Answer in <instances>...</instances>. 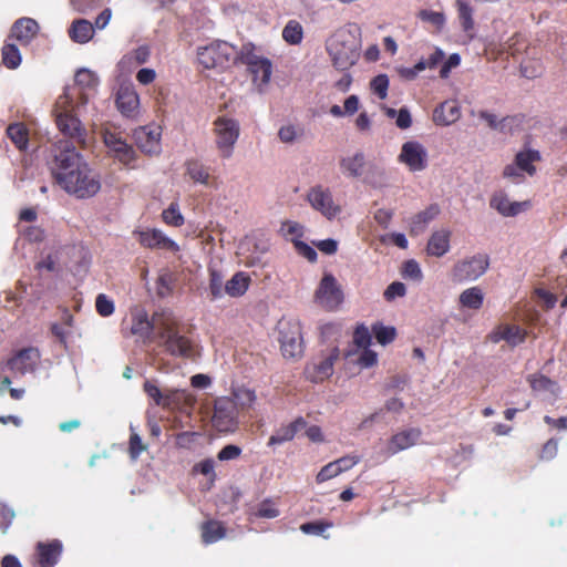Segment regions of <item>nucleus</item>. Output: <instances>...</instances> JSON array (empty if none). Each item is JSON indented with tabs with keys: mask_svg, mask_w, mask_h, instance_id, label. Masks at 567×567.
<instances>
[{
	"mask_svg": "<svg viewBox=\"0 0 567 567\" xmlns=\"http://www.w3.org/2000/svg\"><path fill=\"white\" fill-rule=\"evenodd\" d=\"M238 63L245 64L252 78V84L259 93H264L272 74L271 61L258 54L252 43H245L239 49Z\"/></svg>",
	"mask_w": 567,
	"mask_h": 567,
	"instance_id": "6",
	"label": "nucleus"
},
{
	"mask_svg": "<svg viewBox=\"0 0 567 567\" xmlns=\"http://www.w3.org/2000/svg\"><path fill=\"white\" fill-rule=\"evenodd\" d=\"M58 141L53 146L52 175L56 184L79 199L95 196L101 189L100 175L76 150L74 140Z\"/></svg>",
	"mask_w": 567,
	"mask_h": 567,
	"instance_id": "1",
	"label": "nucleus"
},
{
	"mask_svg": "<svg viewBox=\"0 0 567 567\" xmlns=\"http://www.w3.org/2000/svg\"><path fill=\"white\" fill-rule=\"evenodd\" d=\"M373 333L377 341L382 346L392 342L395 338V329L383 324H375L373 327Z\"/></svg>",
	"mask_w": 567,
	"mask_h": 567,
	"instance_id": "47",
	"label": "nucleus"
},
{
	"mask_svg": "<svg viewBox=\"0 0 567 567\" xmlns=\"http://www.w3.org/2000/svg\"><path fill=\"white\" fill-rule=\"evenodd\" d=\"M249 284L250 277L246 272H236L225 284V293L234 298L241 297L247 291Z\"/></svg>",
	"mask_w": 567,
	"mask_h": 567,
	"instance_id": "29",
	"label": "nucleus"
},
{
	"mask_svg": "<svg viewBox=\"0 0 567 567\" xmlns=\"http://www.w3.org/2000/svg\"><path fill=\"white\" fill-rule=\"evenodd\" d=\"M313 244L321 252L326 255H333L338 250V241L332 238L315 241Z\"/></svg>",
	"mask_w": 567,
	"mask_h": 567,
	"instance_id": "62",
	"label": "nucleus"
},
{
	"mask_svg": "<svg viewBox=\"0 0 567 567\" xmlns=\"http://www.w3.org/2000/svg\"><path fill=\"white\" fill-rule=\"evenodd\" d=\"M62 553V544L53 540L49 544L39 543L37 546L38 567H53Z\"/></svg>",
	"mask_w": 567,
	"mask_h": 567,
	"instance_id": "25",
	"label": "nucleus"
},
{
	"mask_svg": "<svg viewBox=\"0 0 567 567\" xmlns=\"http://www.w3.org/2000/svg\"><path fill=\"white\" fill-rule=\"evenodd\" d=\"M406 293V288L403 282L394 281L388 286L383 296L386 301H392L396 297H403Z\"/></svg>",
	"mask_w": 567,
	"mask_h": 567,
	"instance_id": "55",
	"label": "nucleus"
},
{
	"mask_svg": "<svg viewBox=\"0 0 567 567\" xmlns=\"http://www.w3.org/2000/svg\"><path fill=\"white\" fill-rule=\"evenodd\" d=\"M280 348L284 357L298 358L302 354V338L298 322H280Z\"/></svg>",
	"mask_w": 567,
	"mask_h": 567,
	"instance_id": "11",
	"label": "nucleus"
},
{
	"mask_svg": "<svg viewBox=\"0 0 567 567\" xmlns=\"http://www.w3.org/2000/svg\"><path fill=\"white\" fill-rule=\"evenodd\" d=\"M233 402H236V410H246L254 405L256 401L255 391L247 388H237L233 391Z\"/></svg>",
	"mask_w": 567,
	"mask_h": 567,
	"instance_id": "38",
	"label": "nucleus"
},
{
	"mask_svg": "<svg viewBox=\"0 0 567 567\" xmlns=\"http://www.w3.org/2000/svg\"><path fill=\"white\" fill-rule=\"evenodd\" d=\"M102 137L110 157L125 166L131 165L135 161V150L120 134L105 130Z\"/></svg>",
	"mask_w": 567,
	"mask_h": 567,
	"instance_id": "10",
	"label": "nucleus"
},
{
	"mask_svg": "<svg viewBox=\"0 0 567 567\" xmlns=\"http://www.w3.org/2000/svg\"><path fill=\"white\" fill-rule=\"evenodd\" d=\"M144 391L150 398L154 400L155 404L161 405L164 393H162V391L155 383H153L152 381H145Z\"/></svg>",
	"mask_w": 567,
	"mask_h": 567,
	"instance_id": "64",
	"label": "nucleus"
},
{
	"mask_svg": "<svg viewBox=\"0 0 567 567\" xmlns=\"http://www.w3.org/2000/svg\"><path fill=\"white\" fill-rule=\"evenodd\" d=\"M421 434L422 432L417 427H408L399 431L389 440L386 447L388 454L394 455L414 446L419 442Z\"/></svg>",
	"mask_w": 567,
	"mask_h": 567,
	"instance_id": "19",
	"label": "nucleus"
},
{
	"mask_svg": "<svg viewBox=\"0 0 567 567\" xmlns=\"http://www.w3.org/2000/svg\"><path fill=\"white\" fill-rule=\"evenodd\" d=\"M177 321L171 310L164 309L154 312L152 319L142 308L132 312L131 332L144 340H150L153 332L156 333L159 346L167 353L174 357L186 358L190 355L192 346L189 340L179 334L176 329Z\"/></svg>",
	"mask_w": 567,
	"mask_h": 567,
	"instance_id": "3",
	"label": "nucleus"
},
{
	"mask_svg": "<svg viewBox=\"0 0 567 567\" xmlns=\"http://www.w3.org/2000/svg\"><path fill=\"white\" fill-rule=\"evenodd\" d=\"M440 214V207L436 204L430 205L424 210L417 213L411 218L410 221V234L419 236L423 234L427 225L434 220Z\"/></svg>",
	"mask_w": 567,
	"mask_h": 567,
	"instance_id": "28",
	"label": "nucleus"
},
{
	"mask_svg": "<svg viewBox=\"0 0 567 567\" xmlns=\"http://www.w3.org/2000/svg\"><path fill=\"white\" fill-rule=\"evenodd\" d=\"M145 450V445L142 443L141 436L133 432L130 437V456L133 461H136L141 453Z\"/></svg>",
	"mask_w": 567,
	"mask_h": 567,
	"instance_id": "59",
	"label": "nucleus"
},
{
	"mask_svg": "<svg viewBox=\"0 0 567 567\" xmlns=\"http://www.w3.org/2000/svg\"><path fill=\"white\" fill-rule=\"evenodd\" d=\"M163 220L171 226L179 227L184 224V217L181 214L179 206L177 203H172L162 213Z\"/></svg>",
	"mask_w": 567,
	"mask_h": 567,
	"instance_id": "43",
	"label": "nucleus"
},
{
	"mask_svg": "<svg viewBox=\"0 0 567 567\" xmlns=\"http://www.w3.org/2000/svg\"><path fill=\"white\" fill-rule=\"evenodd\" d=\"M333 66L339 71H348L360 58L358 44L348 31H338L326 44Z\"/></svg>",
	"mask_w": 567,
	"mask_h": 567,
	"instance_id": "4",
	"label": "nucleus"
},
{
	"mask_svg": "<svg viewBox=\"0 0 567 567\" xmlns=\"http://www.w3.org/2000/svg\"><path fill=\"white\" fill-rule=\"evenodd\" d=\"M339 358V349L333 348L319 362H313L306 368L307 378L312 382H321L333 373L334 362Z\"/></svg>",
	"mask_w": 567,
	"mask_h": 567,
	"instance_id": "16",
	"label": "nucleus"
},
{
	"mask_svg": "<svg viewBox=\"0 0 567 567\" xmlns=\"http://www.w3.org/2000/svg\"><path fill=\"white\" fill-rule=\"evenodd\" d=\"M399 161L411 172H422L427 167L429 153L420 142L408 141L402 145Z\"/></svg>",
	"mask_w": 567,
	"mask_h": 567,
	"instance_id": "12",
	"label": "nucleus"
},
{
	"mask_svg": "<svg viewBox=\"0 0 567 567\" xmlns=\"http://www.w3.org/2000/svg\"><path fill=\"white\" fill-rule=\"evenodd\" d=\"M281 230L286 236H290L292 241L293 239H300L305 234V227L292 220L285 221L281 226Z\"/></svg>",
	"mask_w": 567,
	"mask_h": 567,
	"instance_id": "51",
	"label": "nucleus"
},
{
	"mask_svg": "<svg viewBox=\"0 0 567 567\" xmlns=\"http://www.w3.org/2000/svg\"><path fill=\"white\" fill-rule=\"evenodd\" d=\"M293 244L298 252L307 260L311 262L317 260L318 254L311 246L301 241L300 239H293Z\"/></svg>",
	"mask_w": 567,
	"mask_h": 567,
	"instance_id": "58",
	"label": "nucleus"
},
{
	"mask_svg": "<svg viewBox=\"0 0 567 567\" xmlns=\"http://www.w3.org/2000/svg\"><path fill=\"white\" fill-rule=\"evenodd\" d=\"M365 158L363 153L358 152L353 156H348L341 159L342 172L350 177H359L362 174Z\"/></svg>",
	"mask_w": 567,
	"mask_h": 567,
	"instance_id": "31",
	"label": "nucleus"
},
{
	"mask_svg": "<svg viewBox=\"0 0 567 567\" xmlns=\"http://www.w3.org/2000/svg\"><path fill=\"white\" fill-rule=\"evenodd\" d=\"M282 39L290 45L301 43L303 39L302 25L296 20L288 21L282 30Z\"/></svg>",
	"mask_w": 567,
	"mask_h": 567,
	"instance_id": "39",
	"label": "nucleus"
},
{
	"mask_svg": "<svg viewBox=\"0 0 567 567\" xmlns=\"http://www.w3.org/2000/svg\"><path fill=\"white\" fill-rule=\"evenodd\" d=\"M403 276L405 278H411L416 281H420L423 277L420 265L413 259L404 262Z\"/></svg>",
	"mask_w": 567,
	"mask_h": 567,
	"instance_id": "56",
	"label": "nucleus"
},
{
	"mask_svg": "<svg viewBox=\"0 0 567 567\" xmlns=\"http://www.w3.org/2000/svg\"><path fill=\"white\" fill-rule=\"evenodd\" d=\"M213 425L219 432H234L238 424L236 402L231 398L221 396L215 401Z\"/></svg>",
	"mask_w": 567,
	"mask_h": 567,
	"instance_id": "9",
	"label": "nucleus"
},
{
	"mask_svg": "<svg viewBox=\"0 0 567 567\" xmlns=\"http://www.w3.org/2000/svg\"><path fill=\"white\" fill-rule=\"evenodd\" d=\"M451 231L442 228L432 233L426 245L429 256L443 257L451 249Z\"/></svg>",
	"mask_w": 567,
	"mask_h": 567,
	"instance_id": "24",
	"label": "nucleus"
},
{
	"mask_svg": "<svg viewBox=\"0 0 567 567\" xmlns=\"http://www.w3.org/2000/svg\"><path fill=\"white\" fill-rule=\"evenodd\" d=\"M182 404H192V398L182 390H168L163 394L162 406L167 409L179 408Z\"/></svg>",
	"mask_w": 567,
	"mask_h": 567,
	"instance_id": "37",
	"label": "nucleus"
},
{
	"mask_svg": "<svg viewBox=\"0 0 567 567\" xmlns=\"http://www.w3.org/2000/svg\"><path fill=\"white\" fill-rule=\"evenodd\" d=\"M300 130L295 125L288 124L280 127L278 136L284 143H292L299 136Z\"/></svg>",
	"mask_w": 567,
	"mask_h": 567,
	"instance_id": "57",
	"label": "nucleus"
},
{
	"mask_svg": "<svg viewBox=\"0 0 567 567\" xmlns=\"http://www.w3.org/2000/svg\"><path fill=\"white\" fill-rule=\"evenodd\" d=\"M240 454L241 449L239 446L229 444L218 452L217 457L219 461H230L237 458Z\"/></svg>",
	"mask_w": 567,
	"mask_h": 567,
	"instance_id": "61",
	"label": "nucleus"
},
{
	"mask_svg": "<svg viewBox=\"0 0 567 567\" xmlns=\"http://www.w3.org/2000/svg\"><path fill=\"white\" fill-rule=\"evenodd\" d=\"M528 381L535 391H546L554 386L551 380L542 374H533L528 378Z\"/></svg>",
	"mask_w": 567,
	"mask_h": 567,
	"instance_id": "54",
	"label": "nucleus"
},
{
	"mask_svg": "<svg viewBox=\"0 0 567 567\" xmlns=\"http://www.w3.org/2000/svg\"><path fill=\"white\" fill-rule=\"evenodd\" d=\"M7 135L19 150L23 151L28 148L29 133L24 124H10L7 128Z\"/></svg>",
	"mask_w": 567,
	"mask_h": 567,
	"instance_id": "32",
	"label": "nucleus"
},
{
	"mask_svg": "<svg viewBox=\"0 0 567 567\" xmlns=\"http://www.w3.org/2000/svg\"><path fill=\"white\" fill-rule=\"evenodd\" d=\"M455 3L457 8V14L461 27L464 30V32L472 37V31L474 30V10L465 0H456Z\"/></svg>",
	"mask_w": 567,
	"mask_h": 567,
	"instance_id": "35",
	"label": "nucleus"
},
{
	"mask_svg": "<svg viewBox=\"0 0 567 567\" xmlns=\"http://www.w3.org/2000/svg\"><path fill=\"white\" fill-rule=\"evenodd\" d=\"M489 205L505 217L517 216L530 206L528 200L511 202L504 192L495 193L489 200Z\"/></svg>",
	"mask_w": 567,
	"mask_h": 567,
	"instance_id": "20",
	"label": "nucleus"
},
{
	"mask_svg": "<svg viewBox=\"0 0 567 567\" xmlns=\"http://www.w3.org/2000/svg\"><path fill=\"white\" fill-rule=\"evenodd\" d=\"M115 103L117 110L124 117L136 118L138 116L140 97L132 83L120 84Z\"/></svg>",
	"mask_w": 567,
	"mask_h": 567,
	"instance_id": "14",
	"label": "nucleus"
},
{
	"mask_svg": "<svg viewBox=\"0 0 567 567\" xmlns=\"http://www.w3.org/2000/svg\"><path fill=\"white\" fill-rule=\"evenodd\" d=\"M460 116L461 110L455 101H445L437 105L433 112L434 123L442 126L455 123Z\"/></svg>",
	"mask_w": 567,
	"mask_h": 567,
	"instance_id": "26",
	"label": "nucleus"
},
{
	"mask_svg": "<svg viewBox=\"0 0 567 567\" xmlns=\"http://www.w3.org/2000/svg\"><path fill=\"white\" fill-rule=\"evenodd\" d=\"M371 90L381 100H384L388 95L389 78L385 74H379L371 81Z\"/></svg>",
	"mask_w": 567,
	"mask_h": 567,
	"instance_id": "50",
	"label": "nucleus"
},
{
	"mask_svg": "<svg viewBox=\"0 0 567 567\" xmlns=\"http://www.w3.org/2000/svg\"><path fill=\"white\" fill-rule=\"evenodd\" d=\"M40 27L34 19L20 18L11 28V37L19 41L22 45H28L37 37Z\"/></svg>",
	"mask_w": 567,
	"mask_h": 567,
	"instance_id": "22",
	"label": "nucleus"
},
{
	"mask_svg": "<svg viewBox=\"0 0 567 567\" xmlns=\"http://www.w3.org/2000/svg\"><path fill=\"white\" fill-rule=\"evenodd\" d=\"M540 159V154L535 150H527L518 152L515 156V163L527 173L529 176H533L536 173V167L534 163Z\"/></svg>",
	"mask_w": 567,
	"mask_h": 567,
	"instance_id": "33",
	"label": "nucleus"
},
{
	"mask_svg": "<svg viewBox=\"0 0 567 567\" xmlns=\"http://www.w3.org/2000/svg\"><path fill=\"white\" fill-rule=\"evenodd\" d=\"M340 474V467H338L334 462H330L319 471L316 481L317 483H323Z\"/></svg>",
	"mask_w": 567,
	"mask_h": 567,
	"instance_id": "52",
	"label": "nucleus"
},
{
	"mask_svg": "<svg viewBox=\"0 0 567 567\" xmlns=\"http://www.w3.org/2000/svg\"><path fill=\"white\" fill-rule=\"evenodd\" d=\"M307 199L313 209L320 212L330 220L341 212L340 206L333 202L331 192L322 186L312 187L307 195Z\"/></svg>",
	"mask_w": 567,
	"mask_h": 567,
	"instance_id": "13",
	"label": "nucleus"
},
{
	"mask_svg": "<svg viewBox=\"0 0 567 567\" xmlns=\"http://www.w3.org/2000/svg\"><path fill=\"white\" fill-rule=\"evenodd\" d=\"M150 58V49L147 45H141L133 50L128 54L124 55L118 62V66L122 69L133 68L138 64H144Z\"/></svg>",
	"mask_w": 567,
	"mask_h": 567,
	"instance_id": "34",
	"label": "nucleus"
},
{
	"mask_svg": "<svg viewBox=\"0 0 567 567\" xmlns=\"http://www.w3.org/2000/svg\"><path fill=\"white\" fill-rule=\"evenodd\" d=\"M458 301L464 308L478 310L483 306L484 293L480 287H471L460 295Z\"/></svg>",
	"mask_w": 567,
	"mask_h": 567,
	"instance_id": "30",
	"label": "nucleus"
},
{
	"mask_svg": "<svg viewBox=\"0 0 567 567\" xmlns=\"http://www.w3.org/2000/svg\"><path fill=\"white\" fill-rule=\"evenodd\" d=\"M279 509L276 507V504L267 498L264 499L257 507L255 515L260 518H276L279 516Z\"/></svg>",
	"mask_w": 567,
	"mask_h": 567,
	"instance_id": "46",
	"label": "nucleus"
},
{
	"mask_svg": "<svg viewBox=\"0 0 567 567\" xmlns=\"http://www.w3.org/2000/svg\"><path fill=\"white\" fill-rule=\"evenodd\" d=\"M21 53L16 44L7 43L2 48V62L11 70L17 69L21 64Z\"/></svg>",
	"mask_w": 567,
	"mask_h": 567,
	"instance_id": "40",
	"label": "nucleus"
},
{
	"mask_svg": "<svg viewBox=\"0 0 567 567\" xmlns=\"http://www.w3.org/2000/svg\"><path fill=\"white\" fill-rule=\"evenodd\" d=\"M137 147L145 154H157L161 151V132L158 127H140L134 132Z\"/></svg>",
	"mask_w": 567,
	"mask_h": 567,
	"instance_id": "21",
	"label": "nucleus"
},
{
	"mask_svg": "<svg viewBox=\"0 0 567 567\" xmlns=\"http://www.w3.org/2000/svg\"><path fill=\"white\" fill-rule=\"evenodd\" d=\"M417 18L421 21L434 27L436 30H442L445 24V16L440 11L424 9L417 13Z\"/></svg>",
	"mask_w": 567,
	"mask_h": 567,
	"instance_id": "41",
	"label": "nucleus"
},
{
	"mask_svg": "<svg viewBox=\"0 0 567 567\" xmlns=\"http://www.w3.org/2000/svg\"><path fill=\"white\" fill-rule=\"evenodd\" d=\"M95 308L97 313L102 317H110L115 310L113 300L104 293L97 295Z\"/></svg>",
	"mask_w": 567,
	"mask_h": 567,
	"instance_id": "49",
	"label": "nucleus"
},
{
	"mask_svg": "<svg viewBox=\"0 0 567 567\" xmlns=\"http://www.w3.org/2000/svg\"><path fill=\"white\" fill-rule=\"evenodd\" d=\"M353 342L361 349L369 348L371 344V333L364 326H360L353 333Z\"/></svg>",
	"mask_w": 567,
	"mask_h": 567,
	"instance_id": "53",
	"label": "nucleus"
},
{
	"mask_svg": "<svg viewBox=\"0 0 567 567\" xmlns=\"http://www.w3.org/2000/svg\"><path fill=\"white\" fill-rule=\"evenodd\" d=\"M209 292L213 299H219L225 295L224 277L215 269L209 271Z\"/></svg>",
	"mask_w": 567,
	"mask_h": 567,
	"instance_id": "42",
	"label": "nucleus"
},
{
	"mask_svg": "<svg viewBox=\"0 0 567 567\" xmlns=\"http://www.w3.org/2000/svg\"><path fill=\"white\" fill-rule=\"evenodd\" d=\"M317 301L327 309H336L342 301V292L331 274H326L316 291Z\"/></svg>",
	"mask_w": 567,
	"mask_h": 567,
	"instance_id": "15",
	"label": "nucleus"
},
{
	"mask_svg": "<svg viewBox=\"0 0 567 567\" xmlns=\"http://www.w3.org/2000/svg\"><path fill=\"white\" fill-rule=\"evenodd\" d=\"M226 535L224 526L216 520H209L202 526V538L205 544H214Z\"/></svg>",
	"mask_w": 567,
	"mask_h": 567,
	"instance_id": "36",
	"label": "nucleus"
},
{
	"mask_svg": "<svg viewBox=\"0 0 567 567\" xmlns=\"http://www.w3.org/2000/svg\"><path fill=\"white\" fill-rule=\"evenodd\" d=\"M39 352L33 348L20 350L11 359L8 360V368L19 375H24L34 371L39 361Z\"/></svg>",
	"mask_w": 567,
	"mask_h": 567,
	"instance_id": "17",
	"label": "nucleus"
},
{
	"mask_svg": "<svg viewBox=\"0 0 567 567\" xmlns=\"http://www.w3.org/2000/svg\"><path fill=\"white\" fill-rule=\"evenodd\" d=\"M504 336L505 341L512 347H516L525 340V333L518 326L504 324Z\"/></svg>",
	"mask_w": 567,
	"mask_h": 567,
	"instance_id": "45",
	"label": "nucleus"
},
{
	"mask_svg": "<svg viewBox=\"0 0 567 567\" xmlns=\"http://www.w3.org/2000/svg\"><path fill=\"white\" fill-rule=\"evenodd\" d=\"M338 467H340V473H343L360 462L359 455H347L342 456L336 461H333Z\"/></svg>",
	"mask_w": 567,
	"mask_h": 567,
	"instance_id": "63",
	"label": "nucleus"
},
{
	"mask_svg": "<svg viewBox=\"0 0 567 567\" xmlns=\"http://www.w3.org/2000/svg\"><path fill=\"white\" fill-rule=\"evenodd\" d=\"M138 241L142 246L151 249H163L176 252L179 246L159 229L137 231Z\"/></svg>",
	"mask_w": 567,
	"mask_h": 567,
	"instance_id": "18",
	"label": "nucleus"
},
{
	"mask_svg": "<svg viewBox=\"0 0 567 567\" xmlns=\"http://www.w3.org/2000/svg\"><path fill=\"white\" fill-rule=\"evenodd\" d=\"M75 87L72 92H65L56 102L55 122L60 132L68 138H72L82 146L87 145V131L79 116L89 113L87 104L91 92L97 90L100 79L97 74L86 68L75 73Z\"/></svg>",
	"mask_w": 567,
	"mask_h": 567,
	"instance_id": "2",
	"label": "nucleus"
},
{
	"mask_svg": "<svg viewBox=\"0 0 567 567\" xmlns=\"http://www.w3.org/2000/svg\"><path fill=\"white\" fill-rule=\"evenodd\" d=\"M215 144L221 158L233 156L235 145L240 135V125L236 118L218 116L214 121Z\"/></svg>",
	"mask_w": 567,
	"mask_h": 567,
	"instance_id": "7",
	"label": "nucleus"
},
{
	"mask_svg": "<svg viewBox=\"0 0 567 567\" xmlns=\"http://www.w3.org/2000/svg\"><path fill=\"white\" fill-rule=\"evenodd\" d=\"M103 0H70V4L76 12L81 14H89L93 10L101 7Z\"/></svg>",
	"mask_w": 567,
	"mask_h": 567,
	"instance_id": "48",
	"label": "nucleus"
},
{
	"mask_svg": "<svg viewBox=\"0 0 567 567\" xmlns=\"http://www.w3.org/2000/svg\"><path fill=\"white\" fill-rule=\"evenodd\" d=\"M187 174L197 183L205 185L208 183L209 174L207 169L197 162H189L187 164Z\"/></svg>",
	"mask_w": 567,
	"mask_h": 567,
	"instance_id": "44",
	"label": "nucleus"
},
{
	"mask_svg": "<svg viewBox=\"0 0 567 567\" xmlns=\"http://www.w3.org/2000/svg\"><path fill=\"white\" fill-rule=\"evenodd\" d=\"M197 60L205 69L225 70L238 64L239 49L226 41H214L197 49Z\"/></svg>",
	"mask_w": 567,
	"mask_h": 567,
	"instance_id": "5",
	"label": "nucleus"
},
{
	"mask_svg": "<svg viewBox=\"0 0 567 567\" xmlns=\"http://www.w3.org/2000/svg\"><path fill=\"white\" fill-rule=\"evenodd\" d=\"M307 426V422L302 416L297 417L295 421L290 422L289 424L281 425L279 429L276 430L275 434H272L267 445L268 446H275V445H281L286 442L292 441L296 436V434L303 430Z\"/></svg>",
	"mask_w": 567,
	"mask_h": 567,
	"instance_id": "23",
	"label": "nucleus"
},
{
	"mask_svg": "<svg viewBox=\"0 0 567 567\" xmlns=\"http://www.w3.org/2000/svg\"><path fill=\"white\" fill-rule=\"evenodd\" d=\"M489 267V257L486 254H476L457 261L451 271V280L456 284L475 281L481 278Z\"/></svg>",
	"mask_w": 567,
	"mask_h": 567,
	"instance_id": "8",
	"label": "nucleus"
},
{
	"mask_svg": "<svg viewBox=\"0 0 567 567\" xmlns=\"http://www.w3.org/2000/svg\"><path fill=\"white\" fill-rule=\"evenodd\" d=\"M95 34L94 25L86 19H75L68 29L69 38L79 44H85L93 39Z\"/></svg>",
	"mask_w": 567,
	"mask_h": 567,
	"instance_id": "27",
	"label": "nucleus"
},
{
	"mask_svg": "<svg viewBox=\"0 0 567 567\" xmlns=\"http://www.w3.org/2000/svg\"><path fill=\"white\" fill-rule=\"evenodd\" d=\"M378 357L377 353L369 348L362 349V352L360 353L358 358V364L361 368H370L377 363Z\"/></svg>",
	"mask_w": 567,
	"mask_h": 567,
	"instance_id": "60",
	"label": "nucleus"
}]
</instances>
